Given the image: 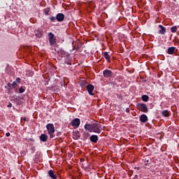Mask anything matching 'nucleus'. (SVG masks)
I'll return each instance as SVG.
<instances>
[{
    "mask_svg": "<svg viewBox=\"0 0 179 179\" xmlns=\"http://www.w3.org/2000/svg\"><path fill=\"white\" fill-rule=\"evenodd\" d=\"M85 131H89V132H94V134L101 133V124L99 123H86L84 126Z\"/></svg>",
    "mask_w": 179,
    "mask_h": 179,
    "instance_id": "1",
    "label": "nucleus"
},
{
    "mask_svg": "<svg viewBox=\"0 0 179 179\" xmlns=\"http://www.w3.org/2000/svg\"><path fill=\"white\" fill-rule=\"evenodd\" d=\"M48 37L50 45L52 46L57 44V38L55 37V35L52 32H49L48 34Z\"/></svg>",
    "mask_w": 179,
    "mask_h": 179,
    "instance_id": "2",
    "label": "nucleus"
},
{
    "mask_svg": "<svg viewBox=\"0 0 179 179\" xmlns=\"http://www.w3.org/2000/svg\"><path fill=\"white\" fill-rule=\"evenodd\" d=\"M137 108L139 111H141V113H149V108H148V106L146 103H141L137 104Z\"/></svg>",
    "mask_w": 179,
    "mask_h": 179,
    "instance_id": "3",
    "label": "nucleus"
},
{
    "mask_svg": "<svg viewBox=\"0 0 179 179\" xmlns=\"http://www.w3.org/2000/svg\"><path fill=\"white\" fill-rule=\"evenodd\" d=\"M70 125H71V127H73L75 129H76V128H79V125H80V119L79 118L73 119L71 122Z\"/></svg>",
    "mask_w": 179,
    "mask_h": 179,
    "instance_id": "4",
    "label": "nucleus"
},
{
    "mask_svg": "<svg viewBox=\"0 0 179 179\" xmlns=\"http://www.w3.org/2000/svg\"><path fill=\"white\" fill-rule=\"evenodd\" d=\"M46 129L48 134H54L55 132V127L52 123H49L46 125Z\"/></svg>",
    "mask_w": 179,
    "mask_h": 179,
    "instance_id": "5",
    "label": "nucleus"
},
{
    "mask_svg": "<svg viewBox=\"0 0 179 179\" xmlns=\"http://www.w3.org/2000/svg\"><path fill=\"white\" fill-rule=\"evenodd\" d=\"M103 75L105 78H113L114 76V73L111 70L105 69L103 71Z\"/></svg>",
    "mask_w": 179,
    "mask_h": 179,
    "instance_id": "6",
    "label": "nucleus"
},
{
    "mask_svg": "<svg viewBox=\"0 0 179 179\" xmlns=\"http://www.w3.org/2000/svg\"><path fill=\"white\" fill-rule=\"evenodd\" d=\"M87 90L90 96H94V94H93V91L94 90V86L93 85L88 84L87 86Z\"/></svg>",
    "mask_w": 179,
    "mask_h": 179,
    "instance_id": "7",
    "label": "nucleus"
},
{
    "mask_svg": "<svg viewBox=\"0 0 179 179\" xmlns=\"http://www.w3.org/2000/svg\"><path fill=\"white\" fill-rule=\"evenodd\" d=\"M64 19H65V15H64V13H59L57 14L56 20H57V22H64Z\"/></svg>",
    "mask_w": 179,
    "mask_h": 179,
    "instance_id": "8",
    "label": "nucleus"
},
{
    "mask_svg": "<svg viewBox=\"0 0 179 179\" xmlns=\"http://www.w3.org/2000/svg\"><path fill=\"white\" fill-rule=\"evenodd\" d=\"M48 174L49 177H50L52 179H57V173H55V171L50 169L48 171Z\"/></svg>",
    "mask_w": 179,
    "mask_h": 179,
    "instance_id": "9",
    "label": "nucleus"
},
{
    "mask_svg": "<svg viewBox=\"0 0 179 179\" xmlns=\"http://www.w3.org/2000/svg\"><path fill=\"white\" fill-rule=\"evenodd\" d=\"M90 142L92 143H97L99 141V136L98 135H92L90 137Z\"/></svg>",
    "mask_w": 179,
    "mask_h": 179,
    "instance_id": "10",
    "label": "nucleus"
},
{
    "mask_svg": "<svg viewBox=\"0 0 179 179\" xmlns=\"http://www.w3.org/2000/svg\"><path fill=\"white\" fill-rule=\"evenodd\" d=\"M144 165L145 166V169H149L152 166V159L145 158L144 159Z\"/></svg>",
    "mask_w": 179,
    "mask_h": 179,
    "instance_id": "11",
    "label": "nucleus"
},
{
    "mask_svg": "<svg viewBox=\"0 0 179 179\" xmlns=\"http://www.w3.org/2000/svg\"><path fill=\"white\" fill-rule=\"evenodd\" d=\"M161 29V30L158 31L159 34H162V36H164L166 34V27H163V25L159 24L158 26Z\"/></svg>",
    "mask_w": 179,
    "mask_h": 179,
    "instance_id": "12",
    "label": "nucleus"
},
{
    "mask_svg": "<svg viewBox=\"0 0 179 179\" xmlns=\"http://www.w3.org/2000/svg\"><path fill=\"white\" fill-rule=\"evenodd\" d=\"M39 139L41 142H47V141H48V136H47L45 134H42L40 136Z\"/></svg>",
    "mask_w": 179,
    "mask_h": 179,
    "instance_id": "13",
    "label": "nucleus"
},
{
    "mask_svg": "<svg viewBox=\"0 0 179 179\" xmlns=\"http://www.w3.org/2000/svg\"><path fill=\"white\" fill-rule=\"evenodd\" d=\"M44 34L43 33V31L41 29H38L36 31V36L38 38H41L43 37V35Z\"/></svg>",
    "mask_w": 179,
    "mask_h": 179,
    "instance_id": "14",
    "label": "nucleus"
},
{
    "mask_svg": "<svg viewBox=\"0 0 179 179\" xmlns=\"http://www.w3.org/2000/svg\"><path fill=\"white\" fill-rule=\"evenodd\" d=\"M176 52V47H169L167 49L166 53L169 54V55H173Z\"/></svg>",
    "mask_w": 179,
    "mask_h": 179,
    "instance_id": "15",
    "label": "nucleus"
},
{
    "mask_svg": "<svg viewBox=\"0 0 179 179\" xmlns=\"http://www.w3.org/2000/svg\"><path fill=\"white\" fill-rule=\"evenodd\" d=\"M140 121L141 122H148V116L145 114H143L140 116Z\"/></svg>",
    "mask_w": 179,
    "mask_h": 179,
    "instance_id": "16",
    "label": "nucleus"
},
{
    "mask_svg": "<svg viewBox=\"0 0 179 179\" xmlns=\"http://www.w3.org/2000/svg\"><path fill=\"white\" fill-rule=\"evenodd\" d=\"M80 86H81V87H82L83 89H86V87H87V85H89V84H87V81H86V80H82L80 81Z\"/></svg>",
    "mask_w": 179,
    "mask_h": 179,
    "instance_id": "17",
    "label": "nucleus"
},
{
    "mask_svg": "<svg viewBox=\"0 0 179 179\" xmlns=\"http://www.w3.org/2000/svg\"><path fill=\"white\" fill-rule=\"evenodd\" d=\"M103 57L106 59L107 62H111V57H110V55L107 52H105L103 53Z\"/></svg>",
    "mask_w": 179,
    "mask_h": 179,
    "instance_id": "18",
    "label": "nucleus"
},
{
    "mask_svg": "<svg viewBox=\"0 0 179 179\" xmlns=\"http://www.w3.org/2000/svg\"><path fill=\"white\" fill-rule=\"evenodd\" d=\"M58 54H59V56L61 57V58H64V57H66V52L62 50H59L58 51Z\"/></svg>",
    "mask_w": 179,
    "mask_h": 179,
    "instance_id": "19",
    "label": "nucleus"
},
{
    "mask_svg": "<svg viewBox=\"0 0 179 179\" xmlns=\"http://www.w3.org/2000/svg\"><path fill=\"white\" fill-rule=\"evenodd\" d=\"M7 87L8 88V93H12L11 90H13V89H15V87L10 83H8L7 84Z\"/></svg>",
    "mask_w": 179,
    "mask_h": 179,
    "instance_id": "20",
    "label": "nucleus"
},
{
    "mask_svg": "<svg viewBox=\"0 0 179 179\" xmlns=\"http://www.w3.org/2000/svg\"><path fill=\"white\" fill-rule=\"evenodd\" d=\"M162 115L163 117H170V112L167 110H162Z\"/></svg>",
    "mask_w": 179,
    "mask_h": 179,
    "instance_id": "21",
    "label": "nucleus"
},
{
    "mask_svg": "<svg viewBox=\"0 0 179 179\" xmlns=\"http://www.w3.org/2000/svg\"><path fill=\"white\" fill-rule=\"evenodd\" d=\"M141 99L143 100V101L148 102L149 101V96L146 94L142 95Z\"/></svg>",
    "mask_w": 179,
    "mask_h": 179,
    "instance_id": "22",
    "label": "nucleus"
},
{
    "mask_svg": "<svg viewBox=\"0 0 179 179\" xmlns=\"http://www.w3.org/2000/svg\"><path fill=\"white\" fill-rule=\"evenodd\" d=\"M171 33H176L177 31V26L172 27L171 28Z\"/></svg>",
    "mask_w": 179,
    "mask_h": 179,
    "instance_id": "23",
    "label": "nucleus"
},
{
    "mask_svg": "<svg viewBox=\"0 0 179 179\" xmlns=\"http://www.w3.org/2000/svg\"><path fill=\"white\" fill-rule=\"evenodd\" d=\"M26 90H24V88H23V87H21L20 89H19V93H24Z\"/></svg>",
    "mask_w": 179,
    "mask_h": 179,
    "instance_id": "24",
    "label": "nucleus"
},
{
    "mask_svg": "<svg viewBox=\"0 0 179 179\" xmlns=\"http://www.w3.org/2000/svg\"><path fill=\"white\" fill-rule=\"evenodd\" d=\"M48 10L45 12V16H48L50 15V7H47Z\"/></svg>",
    "mask_w": 179,
    "mask_h": 179,
    "instance_id": "25",
    "label": "nucleus"
},
{
    "mask_svg": "<svg viewBox=\"0 0 179 179\" xmlns=\"http://www.w3.org/2000/svg\"><path fill=\"white\" fill-rule=\"evenodd\" d=\"M89 138V135H87V134L85 133L83 134V140L86 141V139H87Z\"/></svg>",
    "mask_w": 179,
    "mask_h": 179,
    "instance_id": "26",
    "label": "nucleus"
},
{
    "mask_svg": "<svg viewBox=\"0 0 179 179\" xmlns=\"http://www.w3.org/2000/svg\"><path fill=\"white\" fill-rule=\"evenodd\" d=\"M57 20V17H50V22H55Z\"/></svg>",
    "mask_w": 179,
    "mask_h": 179,
    "instance_id": "27",
    "label": "nucleus"
},
{
    "mask_svg": "<svg viewBox=\"0 0 179 179\" xmlns=\"http://www.w3.org/2000/svg\"><path fill=\"white\" fill-rule=\"evenodd\" d=\"M21 80H22V79H20V78H17L16 80H15V82H16V83H20Z\"/></svg>",
    "mask_w": 179,
    "mask_h": 179,
    "instance_id": "28",
    "label": "nucleus"
},
{
    "mask_svg": "<svg viewBox=\"0 0 179 179\" xmlns=\"http://www.w3.org/2000/svg\"><path fill=\"white\" fill-rule=\"evenodd\" d=\"M54 133H48V134L50 135V139H52V138H54Z\"/></svg>",
    "mask_w": 179,
    "mask_h": 179,
    "instance_id": "29",
    "label": "nucleus"
},
{
    "mask_svg": "<svg viewBox=\"0 0 179 179\" xmlns=\"http://www.w3.org/2000/svg\"><path fill=\"white\" fill-rule=\"evenodd\" d=\"M80 47H82V45H78L76 46V50H80Z\"/></svg>",
    "mask_w": 179,
    "mask_h": 179,
    "instance_id": "30",
    "label": "nucleus"
},
{
    "mask_svg": "<svg viewBox=\"0 0 179 179\" xmlns=\"http://www.w3.org/2000/svg\"><path fill=\"white\" fill-rule=\"evenodd\" d=\"M11 85L15 87L17 85V83H16V81H14Z\"/></svg>",
    "mask_w": 179,
    "mask_h": 179,
    "instance_id": "31",
    "label": "nucleus"
},
{
    "mask_svg": "<svg viewBox=\"0 0 179 179\" xmlns=\"http://www.w3.org/2000/svg\"><path fill=\"white\" fill-rule=\"evenodd\" d=\"M7 107L10 108V107H12V103L9 102L8 104L7 105Z\"/></svg>",
    "mask_w": 179,
    "mask_h": 179,
    "instance_id": "32",
    "label": "nucleus"
},
{
    "mask_svg": "<svg viewBox=\"0 0 179 179\" xmlns=\"http://www.w3.org/2000/svg\"><path fill=\"white\" fill-rule=\"evenodd\" d=\"M6 136L7 138H9V136H10V133L7 132V133L6 134Z\"/></svg>",
    "mask_w": 179,
    "mask_h": 179,
    "instance_id": "33",
    "label": "nucleus"
},
{
    "mask_svg": "<svg viewBox=\"0 0 179 179\" xmlns=\"http://www.w3.org/2000/svg\"><path fill=\"white\" fill-rule=\"evenodd\" d=\"M126 113H129V108H126Z\"/></svg>",
    "mask_w": 179,
    "mask_h": 179,
    "instance_id": "34",
    "label": "nucleus"
},
{
    "mask_svg": "<svg viewBox=\"0 0 179 179\" xmlns=\"http://www.w3.org/2000/svg\"><path fill=\"white\" fill-rule=\"evenodd\" d=\"M29 141H30L31 142H34V138H29Z\"/></svg>",
    "mask_w": 179,
    "mask_h": 179,
    "instance_id": "35",
    "label": "nucleus"
},
{
    "mask_svg": "<svg viewBox=\"0 0 179 179\" xmlns=\"http://www.w3.org/2000/svg\"><path fill=\"white\" fill-rule=\"evenodd\" d=\"M138 175H136V176H134V179H138Z\"/></svg>",
    "mask_w": 179,
    "mask_h": 179,
    "instance_id": "36",
    "label": "nucleus"
},
{
    "mask_svg": "<svg viewBox=\"0 0 179 179\" xmlns=\"http://www.w3.org/2000/svg\"><path fill=\"white\" fill-rule=\"evenodd\" d=\"M80 162H85V159H83V158H81V159H80Z\"/></svg>",
    "mask_w": 179,
    "mask_h": 179,
    "instance_id": "37",
    "label": "nucleus"
},
{
    "mask_svg": "<svg viewBox=\"0 0 179 179\" xmlns=\"http://www.w3.org/2000/svg\"><path fill=\"white\" fill-rule=\"evenodd\" d=\"M23 120L24 121H27V117H24Z\"/></svg>",
    "mask_w": 179,
    "mask_h": 179,
    "instance_id": "38",
    "label": "nucleus"
},
{
    "mask_svg": "<svg viewBox=\"0 0 179 179\" xmlns=\"http://www.w3.org/2000/svg\"><path fill=\"white\" fill-rule=\"evenodd\" d=\"M80 138V136L77 134V139H79Z\"/></svg>",
    "mask_w": 179,
    "mask_h": 179,
    "instance_id": "39",
    "label": "nucleus"
},
{
    "mask_svg": "<svg viewBox=\"0 0 179 179\" xmlns=\"http://www.w3.org/2000/svg\"><path fill=\"white\" fill-rule=\"evenodd\" d=\"M73 50H76V48H75V46H73Z\"/></svg>",
    "mask_w": 179,
    "mask_h": 179,
    "instance_id": "40",
    "label": "nucleus"
}]
</instances>
